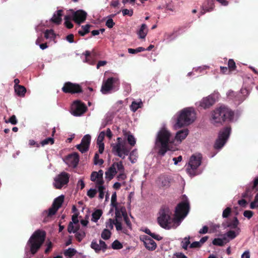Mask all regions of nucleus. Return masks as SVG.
<instances>
[{"label": "nucleus", "mask_w": 258, "mask_h": 258, "mask_svg": "<svg viewBox=\"0 0 258 258\" xmlns=\"http://www.w3.org/2000/svg\"><path fill=\"white\" fill-rule=\"evenodd\" d=\"M189 202L185 196L183 201L177 206L173 218H171L172 212L168 207H163L159 213L157 218L159 225L165 229H174L177 227L189 212Z\"/></svg>", "instance_id": "nucleus-1"}, {"label": "nucleus", "mask_w": 258, "mask_h": 258, "mask_svg": "<svg viewBox=\"0 0 258 258\" xmlns=\"http://www.w3.org/2000/svg\"><path fill=\"white\" fill-rule=\"evenodd\" d=\"M197 119V112L192 107H185L172 117L170 122L174 130H178L193 123Z\"/></svg>", "instance_id": "nucleus-2"}, {"label": "nucleus", "mask_w": 258, "mask_h": 258, "mask_svg": "<svg viewBox=\"0 0 258 258\" xmlns=\"http://www.w3.org/2000/svg\"><path fill=\"white\" fill-rule=\"evenodd\" d=\"M173 145V134L165 125H163L156 134L154 150L159 155L164 156Z\"/></svg>", "instance_id": "nucleus-3"}, {"label": "nucleus", "mask_w": 258, "mask_h": 258, "mask_svg": "<svg viewBox=\"0 0 258 258\" xmlns=\"http://www.w3.org/2000/svg\"><path fill=\"white\" fill-rule=\"evenodd\" d=\"M211 122L213 124L221 123L225 121L234 120V112L224 105L216 107L211 112Z\"/></svg>", "instance_id": "nucleus-4"}, {"label": "nucleus", "mask_w": 258, "mask_h": 258, "mask_svg": "<svg viewBox=\"0 0 258 258\" xmlns=\"http://www.w3.org/2000/svg\"><path fill=\"white\" fill-rule=\"evenodd\" d=\"M87 15V13L82 10L77 11L69 10L68 11L67 14L64 16V25L66 27L71 29L73 27V24L71 21V19H73L76 23L80 24L85 21Z\"/></svg>", "instance_id": "nucleus-5"}, {"label": "nucleus", "mask_w": 258, "mask_h": 258, "mask_svg": "<svg viewBox=\"0 0 258 258\" xmlns=\"http://www.w3.org/2000/svg\"><path fill=\"white\" fill-rule=\"evenodd\" d=\"M44 232L36 231L29 238L26 247L29 248L31 253L34 254L40 248L45 239Z\"/></svg>", "instance_id": "nucleus-6"}, {"label": "nucleus", "mask_w": 258, "mask_h": 258, "mask_svg": "<svg viewBox=\"0 0 258 258\" xmlns=\"http://www.w3.org/2000/svg\"><path fill=\"white\" fill-rule=\"evenodd\" d=\"M202 163L201 154L192 155L189 160L186 170L189 176L192 177L200 174L202 170L200 168Z\"/></svg>", "instance_id": "nucleus-7"}, {"label": "nucleus", "mask_w": 258, "mask_h": 258, "mask_svg": "<svg viewBox=\"0 0 258 258\" xmlns=\"http://www.w3.org/2000/svg\"><path fill=\"white\" fill-rule=\"evenodd\" d=\"M117 142L112 145V152L122 159H124L130 153L131 148L126 144L125 141H123L121 138H117Z\"/></svg>", "instance_id": "nucleus-8"}, {"label": "nucleus", "mask_w": 258, "mask_h": 258, "mask_svg": "<svg viewBox=\"0 0 258 258\" xmlns=\"http://www.w3.org/2000/svg\"><path fill=\"white\" fill-rule=\"evenodd\" d=\"M220 95L218 92H214L211 95L204 97L201 101L197 103V105L203 109H207L213 106L219 98Z\"/></svg>", "instance_id": "nucleus-9"}, {"label": "nucleus", "mask_w": 258, "mask_h": 258, "mask_svg": "<svg viewBox=\"0 0 258 258\" xmlns=\"http://www.w3.org/2000/svg\"><path fill=\"white\" fill-rule=\"evenodd\" d=\"M231 132V128L226 127L222 130L219 133L218 138L216 140L214 148L216 149H221L227 142Z\"/></svg>", "instance_id": "nucleus-10"}, {"label": "nucleus", "mask_w": 258, "mask_h": 258, "mask_svg": "<svg viewBox=\"0 0 258 258\" xmlns=\"http://www.w3.org/2000/svg\"><path fill=\"white\" fill-rule=\"evenodd\" d=\"M118 79L117 78L110 77L104 80L101 91L104 94L110 93L112 90H115L116 84L118 85Z\"/></svg>", "instance_id": "nucleus-11"}, {"label": "nucleus", "mask_w": 258, "mask_h": 258, "mask_svg": "<svg viewBox=\"0 0 258 258\" xmlns=\"http://www.w3.org/2000/svg\"><path fill=\"white\" fill-rule=\"evenodd\" d=\"M69 178L70 175L68 173L62 172L54 178L53 185L55 188L60 189L68 183Z\"/></svg>", "instance_id": "nucleus-12"}, {"label": "nucleus", "mask_w": 258, "mask_h": 258, "mask_svg": "<svg viewBox=\"0 0 258 258\" xmlns=\"http://www.w3.org/2000/svg\"><path fill=\"white\" fill-rule=\"evenodd\" d=\"M189 131L187 128H183L177 131L175 136L173 135V145L178 146L187 137Z\"/></svg>", "instance_id": "nucleus-13"}, {"label": "nucleus", "mask_w": 258, "mask_h": 258, "mask_svg": "<svg viewBox=\"0 0 258 258\" xmlns=\"http://www.w3.org/2000/svg\"><path fill=\"white\" fill-rule=\"evenodd\" d=\"M86 110L85 105L79 101L74 102L71 107V113L74 116H81Z\"/></svg>", "instance_id": "nucleus-14"}, {"label": "nucleus", "mask_w": 258, "mask_h": 258, "mask_svg": "<svg viewBox=\"0 0 258 258\" xmlns=\"http://www.w3.org/2000/svg\"><path fill=\"white\" fill-rule=\"evenodd\" d=\"M62 90L65 93H76L81 92V88L78 84L71 82L66 83Z\"/></svg>", "instance_id": "nucleus-15"}, {"label": "nucleus", "mask_w": 258, "mask_h": 258, "mask_svg": "<svg viewBox=\"0 0 258 258\" xmlns=\"http://www.w3.org/2000/svg\"><path fill=\"white\" fill-rule=\"evenodd\" d=\"M91 142V136L87 134L82 138L81 143L77 146V148L82 153L86 152L89 147Z\"/></svg>", "instance_id": "nucleus-16"}, {"label": "nucleus", "mask_w": 258, "mask_h": 258, "mask_svg": "<svg viewBox=\"0 0 258 258\" xmlns=\"http://www.w3.org/2000/svg\"><path fill=\"white\" fill-rule=\"evenodd\" d=\"M80 228V224L78 216L73 215L72 217V221H71L68 227V231L70 233H75Z\"/></svg>", "instance_id": "nucleus-17"}, {"label": "nucleus", "mask_w": 258, "mask_h": 258, "mask_svg": "<svg viewBox=\"0 0 258 258\" xmlns=\"http://www.w3.org/2000/svg\"><path fill=\"white\" fill-rule=\"evenodd\" d=\"M79 161V157L78 154L76 153L68 155L64 159V161L69 167L73 168L77 166Z\"/></svg>", "instance_id": "nucleus-18"}, {"label": "nucleus", "mask_w": 258, "mask_h": 258, "mask_svg": "<svg viewBox=\"0 0 258 258\" xmlns=\"http://www.w3.org/2000/svg\"><path fill=\"white\" fill-rule=\"evenodd\" d=\"M140 239L144 242L145 246L149 250H154L157 247V245L155 242L147 236H141L140 237Z\"/></svg>", "instance_id": "nucleus-19"}, {"label": "nucleus", "mask_w": 258, "mask_h": 258, "mask_svg": "<svg viewBox=\"0 0 258 258\" xmlns=\"http://www.w3.org/2000/svg\"><path fill=\"white\" fill-rule=\"evenodd\" d=\"M239 223V222L237 218L234 217L232 219L226 221L222 225L224 228H228L230 229H237V228H239L238 227Z\"/></svg>", "instance_id": "nucleus-20"}, {"label": "nucleus", "mask_w": 258, "mask_h": 258, "mask_svg": "<svg viewBox=\"0 0 258 258\" xmlns=\"http://www.w3.org/2000/svg\"><path fill=\"white\" fill-rule=\"evenodd\" d=\"M97 189V192H99L98 198L100 200H102L105 197L106 201L109 198L107 186L105 184L95 187Z\"/></svg>", "instance_id": "nucleus-21"}, {"label": "nucleus", "mask_w": 258, "mask_h": 258, "mask_svg": "<svg viewBox=\"0 0 258 258\" xmlns=\"http://www.w3.org/2000/svg\"><path fill=\"white\" fill-rule=\"evenodd\" d=\"M240 232V228H237V229H230L224 234V236L226 239V241L228 242L236 237L239 234Z\"/></svg>", "instance_id": "nucleus-22"}, {"label": "nucleus", "mask_w": 258, "mask_h": 258, "mask_svg": "<svg viewBox=\"0 0 258 258\" xmlns=\"http://www.w3.org/2000/svg\"><path fill=\"white\" fill-rule=\"evenodd\" d=\"M113 207L115 208V218H122V217L126 215L125 208L120 204H115Z\"/></svg>", "instance_id": "nucleus-23"}, {"label": "nucleus", "mask_w": 258, "mask_h": 258, "mask_svg": "<svg viewBox=\"0 0 258 258\" xmlns=\"http://www.w3.org/2000/svg\"><path fill=\"white\" fill-rule=\"evenodd\" d=\"M148 32V28L146 24H142L137 31V34L139 39H144Z\"/></svg>", "instance_id": "nucleus-24"}, {"label": "nucleus", "mask_w": 258, "mask_h": 258, "mask_svg": "<svg viewBox=\"0 0 258 258\" xmlns=\"http://www.w3.org/2000/svg\"><path fill=\"white\" fill-rule=\"evenodd\" d=\"M157 185L160 187H167L169 185V179L165 175H160L156 180Z\"/></svg>", "instance_id": "nucleus-25"}, {"label": "nucleus", "mask_w": 258, "mask_h": 258, "mask_svg": "<svg viewBox=\"0 0 258 258\" xmlns=\"http://www.w3.org/2000/svg\"><path fill=\"white\" fill-rule=\"evenodd\" d=\"M105 133L104 131L100 133L97 140V144L99 148V152L102 154L103 152L104 149V144L103 142Z\"/></svg>", "instance_id": "nucleus-26"}, {"label": "nucleus", "mask_w": 258, "mask_h": 258, "mask_svg": "<svg viewBox=\"0 0 258 258\" xmlns=\"http://www.w3.org/2000/svg\"><path fill=\"white\" fill-rule=\"evenodd\" d=\"M90 179L92 181L94 182L95 185V187L104 185V180L103 177H100L98 176L97 174L92 172L90 176Z\"/></svg>", "instance_id": "nucleus-27"}, {"label": "nucleus", "mask_w": 258, "mask_h": 258, "mask_svg": "<svg viewBox=\"0 0 258 258\" xmlns=\"http://www.w3.org/2000/svg\"><path fill=\"white\" fill-rule=\"evenodd\" d=\"M117 173V170L112 165L105 172V178L108 180H111Z\"/></svg>", "instance_id": "nucleus-28"}, {"label": "nucleus", "mask_w": 258, "mask_h": 258, "mask_svg": "<svg viewBox=\"0 0 258 258\" xmlns=\"http://www.w3.org/2000/svg\"><path fill=\"white\" fill-rule=\"evenodd\" d=\"M62 13V11L61 10L55 12L53 14V16L51 19V21L56 24H59L61 22Z\"/></svg>", "instance_id": "nucleus-29"}, {"label": "nucleus", "mask_w": 258, "mask_h": 258, "mask_svg": "<svg viewBox=\"0 0 258 258\" xmlns=\"http://www.w3.org/2000/svg\"><path fill=\"white\" fill-rule=\"evenodd\" d=\"M14 89L17 95L20 97H24L26 92V89L23 86L15 85Z\"/></svg>", "instance_id": "nucleus-30"}, {"label": "nucleus", "mask_w": 258, "mask_h": 258, "mask_svg": "<svg viewBox=\"0 0 258 258\" xmlns=\"http://www.w3.org/2000/svg\"><path fill=\"white\" fill-rule=\"evenodd\" d=\"M143 102L141 100L138 101H134L130 106L131 110L133 112H136L139 108L142 107Z\"/></svg>", "instance_id": "nucleus-31"}, {"label": "nucleus", "mask_w": 258, "mask_h": 258, "mask_svg": "<svg viewBox=\"0 0 258 258\" xmlns=\"http://www.w3.org/2000/svg\"><path fill=\"white\" fill-rule=\"evenodd\" d=\"M124 135L130 146L131 147L134 146L136 143V140L134 136L132 134L126 132L124 133Z\"/></svg>", "instance_id": "nucleus-32"}, {"label": "nucleus", "mask_w": 258, "mask_h": 258, "mask_svg": "<svg viewBox=\"0 0 258 258\" xmlns=\"http://www.w3.org/2000/svg\"><path fill=\"white\" fill-rule=\"evenodd\" d=\"M102 215L101 210H96L92 214L91 220L94 222H97Z\"/></svg>", "instance_id": "nucleus-33"}, {"label": "nucleus", "mask_w": 258, "mask_h": 258, "mask_svg": "<svg viewBox=\"0 0 258 258\" xmlns=\"http://www.w3.org/2000/svg\"><path fill=\"white\" fill-rule=\"evenodd\" d=\"M226 238L223 236V238H215L213 240V244L215 245H218V246H223L225 244L227 243L228 242L226 241Z\"/></svg>", "instance_id": "nucleus-34"}, {"label": "nucleus", "mask_w": 258, "mask_h": 258, "mask_svg": "<svg viewBox=\"0 0 258 258\" xmlns=\"http://www.w3.org/2000/svg\"><path fill=\"white\" fill-rule=\"evenodd\" d=\"M138 154L137 149L133 150L130 154L129 160L132 163H135L138 159Z\"/></svg>", "instance_id": "nucleus-35"}, {"label": "nucleus", "mask_w": 258, "mask_h": 258, "mask_svg": "<svg viewBox=\"0 0 258 258\" xmlns=\"http://www.w3.org/2000/svg\"><path fill=\"white\" fill-rule=\"evenodd\" d=\"M44 37L47 39L53 40L55 37V34L53 30H47L44 33Z\"/></svg>", "instance_id": "nucleus-36"}, {"label": "nucleus", "mask_w": 258, "mask_h": 258, "mask_svg": "<svg viewBox=\"0 0 258 258\" xmlns=\"http://www.w3.org/2000/svg\"><path fill=\"white\" fill-rule=\"evenodd\" d=\"M63 199L64 197L63 196H59L54 200L52 205L59 209L63 202Z\"/></svg>", "instance_id": "nucleus-37"}, {"label": "nucleus", "mask_w": 258, "mask_h": 258, "mask_svg": "<svg viewBox=\"0 0 258 258\" xmlns=\"http://www.w3.org/2000/svg\"><path fill=\"white\" fill-rule=\"evenodd\" d=\"M115 169H116L117 172H124V168L122 164V161L115 162L112 164Z\"/></svg>", "instance_id": "nucleus-38"}, {"label": "nucleus", "mask_w": 258, "mask_h": 258, "mask_svg": "<svg viewBox=\"0 0 258 258\" xmlns=\"http://www.w3.org/2000/svg\"><path fill=\"white\" fill-rule=\"evenodd\" d=\"M189 239L190 237L188 236L184 237L181 240V245L184 250H186L188 248V246L190 245Z\"/></svg>", "instance_id": "nucleus-39"}, {"label": "nucleus", "mask_w": 258, "mask_h": 258, "mask_svg": "<svg viewBox=\"0 0 258 258\" xmlns=\"http://www.w3.org/2000/svg\"><path fill=\"white\" fill-rule=\"evenodd\" d=\"M90 25L87 24L82 26V30L78 31L79 34L81 36H84L87 33H89Z\"/></svg>", "instance_id": "nucleus-40"}, {"label": "nucleus", "mask_w": 258, "mask_h": 258, "mask_svg": "<svg viewBox=\"0 0 258 258\" xmlns=\"http://www.w3.org/2000/svg\"><path fill=\"white\" fill-rule=\"evenodd\" d=\"M111 247L113 249L118 250L123 247L122 244L117 240L114 241L111 244Z\"/></svg>", "instance_id": "nucleus-41"}, {"label": "nucleus", "mask_w": 258, "mask_h": 258, "mask_svg": "<svg viewBox=\"0 0 258 258\" xmlns=\"http://www.w3.org/2000/svg\"><path fill=\"white\" fill-rule=\"evenodd\" d=\"M77 253V251L74 248H69L64 251V254L66 256L71 257L75 255Z\"/></svg>", "instance_id": "nucleus-42"}, {"label": "nucleus", "mask_w": 258, "mask_h": 258, "mask_svg": "<svg viewBox=\"0 0 258 258\" xmlns=\"http://www.w3.org/2000/svg\"><path fill=\"white\" fill-rule=\"evenodd\" d=\"M75 234V237L79 241H81L86 235L85 232L83 230L78 231Z\"/></svg>", "instance_id": "nucleus-43"}, {"label": "nucleus", "mask_w": 258, "mask_h": 258, "mask_svg": "<svg viewBox=\"0 0 258 258\" xmlns=\"http://www.w3.org/2000/svg\"><path fill=\"white\" fill-rule=\"evenodd\" d=\"M111 236V232L109 229H105L101 233V237L104 240L108 239Z\"/></svg>", "instance_id": "nucleus-44"}, {"label": "nucleus", "mask_w": 258, "mask_h": 258, "mask_svg": "<svg viewBox=\"0 0 258 258\" xmlns=\"http://www.w3.org/2000/svg\"><path fill=\"white\" fill-rule=\"evenodd\" d=\"M121 218H115V226L117 231H121L122 230V224L121 223Z\"/></svg>", "instance_id": "nucleus-45"}, {"label": "nucleus", "mask_w": 258, "mask_h": 258, "mask_svg": "<svg viewBox=\"0 0 258 258\" xmlns=\"http://www.w3.org/2000/svg\"><path fill=\"white\" fill-rule=\"evenodd\" d=\"M249 94L248 90L246 88H242L240 92V97L241 96V101L244 100Z\"/></svg>", "instance_id": "nucleus-46"}, {"label": "nucleus", "mask_w": 258, "mask_h": 258, "mask_svg": "<svg viewBox=\"0 0 258 258\" xmlns=\"http://www.w3.org/2000/svg\"><path fill=\"white\" fill-rule=\"evenodd\" d=\"M54 143L53 138L49 137L46 138L41 142V144L42 146H44L48 144L52 145Z\"/></svg>", "instance_id": "nucleus-47"}, {"label": "nucleus", "mask_w": 258, "mask_h": 258, "mask_svg": "<svg viewBox=\"0 0 258 258\" xmlns=\"http://www.w3.org/2000/svg\"><path fill=\"white\" fill-rule=\"evenodd\" d=\"M127 50L128 53L131 54H135L140 52L144 51L145 50V49L143 47H139L136 49L128 48Z\"/></svg>", "instance_id": "nucleus-48"}, {"label": "nucleus", "mask_w": 258, "mask_h": 258, "mask_svg": "<svg viewBox=\"0 0 258 258\" xmlns=\"http://www.w3.org/2000/svg\"><path fill=\"white\" fill-rule=\"evenodd\" d=\"M58 209L57 207L52 205V207L49 209L48 211H46L45 213L47 214L48 216H51L55 214Z\"/></svg>", "instance_id": "nucleus-49"}, {"label": "nucleus", "mask_w": 258, "mask_h": 258, "mask_svg": "<svg viewBox=\"0 0 258 258\" xmlns=\"http://www.w3.org/2000/svg\"><path fill=\"white\" fill-rule=\"evenodd\" d=\"M96 194V188H90L87 192V195L91 199L94 198Z\"/></svg>", "instance_id": "nucleus-50"}, {"label": "nucleus", "mask_w": 258, "mask_h": 258, "mask_svg": "<svg viewBox=\"0 0 258 258\" xmlns=\"http://www.w3.org/2000/svg\"><path fill=\"white\" fill-rule=\"evenodd\" d=\"M91 247L92 248L95 250L96 252H98L102 249L99 246V245L96 241H93L91 244Z\"/></svg>", "instance_id": "nucleus-51"}, {"label": "nucleus", "mask_w": 258, "mask_h": 258, "mask_svg": "<svg viewBox=\"0 0 258 258\" xmlns=\"http://www.w3.org/2000/svg\"><path fill=\"white\" fill-rule=\"evenodd\" d=\"M115 221H114V220L111 219H109V220H108L106 222V226L107 229H112L114 225H115Z\"/></svg>", "instance_id": "nucleus-52"}, {"label": "nucleus", "mask_w": 258, "mask_h": 258, "mask_svg": "<svg viewBox=\"0 0 258 258\" xmlns=\"http://www.w3.org/2000/svg\"><path fill=\"white\" fill-rule=\"evenodd\" d=\"M94 162L95 165H101L103 163L104 161L102 159H99L98 154L96 153L94 156Z\"/></svg>", "instance_id": "nucleus-53"}, {"label": "nucleus", "mask_w": 258, "mask_h": 258, "mask_svg": "<svg viewBox=\"0 0 258 258\" xmlns=\"http://www.w3.org/2000/svg\"><path fill=\"white\" fill-rule=\"evenodd\" d=\"M231 213V209L229 207L226 208L222 213V217L224 218H227Z\"/></svg>", "instance_id": "nucleus-54"}, {"label": "nucleus", "mask_w": 258, "mask_h": 258, "mask_svg": "<svg viewBox=\"0 0 258 258\" xmlns=\"http://www.w3.org/2000/svg\"><path fill=\"white\" fill-rule=\"evenodd\" d=\"M253 215V212L250 210H246L243 212V216L248 219H250Z\"/></svg>", "instance_id": "nucleus-55"}, {"label": "nucleus", "mask_w": 258, "mask_h": 258, "mask_svg": "<svg viewBox=\"0 0 258 258\" xmlns=\"http://www.w3.org/2000/svg\"><path fill=\"white\" fill-rule=\"evenodd\" d=\"M228 68L231 70H234L236 68L235 63L232 59H230L228 60Z\"/></svg>", "instance_id": "nucleus-56"}, {"label": "nucleus", "mask_w": 258, "mask_h": 258, "mask_svg": "<svg viewBox=\"0 0 258 258\" xmlns=\"http://www.w3.org/2000/svg\"><path fill=\"white\" fill-rule=\"evenodd\" d=\"M122 217L123 218V219H124V221L125 223V224H126L127 226L129 228H131L132 227V224H131V222L127 216V215H125L124 216H122Z\"/></svg>", "instance_id": "nucleus-57"}, {"label": "nucleus", "mask_w": 258, "mask_h": 258, "mask_svg": "<svg viewBox=\"0 0 258 258\" xmlns=\"http://www.w3.org/2000/svg\"><path fill=\"white\" fill-rule=\"evenodd\" d=\"M122 13L123 16L128 15L129 16H132L133 15V11L132 9H123L122 11Z\"/></svg>", "instance_id": "nucleus-58"}, {"label": "nucleus", "mask_w": 258, "mask_h": 258, "mask_svg": "<svg viewBox=\"0 0 258 258\" xmlns=\"http://www.w3.org/2000/svg\"><path fill=\"white\" fill-rule=\"evenodd\" d=\"M119 174L117 176V178L119 181H123L126 178V175L124 172H119Z\"/></svg>", "instance_id": "nucleus-59"}, {"label": "nucleus", "mask_w": 258, "mask_h": 258, "mask_svg": "<svg viewBox=\"0 0 258 258\" xmlns=\"http://www.w3.org/2000/svg\"><path fill=\"white\" fill-rule=\"evenodd\" d=\"M106 25L109 28H111L114 25L113 20L111 18L108 19L106 22Z\"/></svg>", "instance_id": "nucleus-60"}, {"label": "nucleus", "mask_w": 258, "mask_h": 258, "mask_svg": "<svg viewBox=\"0 0 258 258\" xmlns=\"http://www.w3.org/2000/svg\"><path fill=\"white\" fill-rule=\"evenodd\" d=\"M201 246L200 242L199 241H195L192 243L190 244L189 247L193 248H198Z\"/></svg>", "instance_id": "nucleus-61"}, {"label": "nucleus", "mask_w": 258, "mask_h": 258, "mask_svg": "<svg viewBox=\"0 0 258 258\" xmlns=\"http://www.w3.org/2000/svg\"><path fill=\"white\" fill-rule=\"evenodd\" d=\"M209 68V67L208 66H204L202 67H199L198 68H194V70L196 72H202V71L207 69Z\"/></svg>", "instance_id": "nucleus-62"}, {"label": "nucleus", "mask_w": 258, "mask_h": 258, "mask_svg": "<svg viewBox=\"0 0 258 258\" xmlns=\"http://www.w3.org/2000/svg\"><path fill=\"white\" fill-rule=\"evenodd\" d=\"M111 205L113 206L115 204H117L116 203V192H114L111 196Z\"/></svg>", "instance_id": "nucleus-63"}, {"label": "nucleus", "mask_w": 258, "mask_h": 258, "mask_svg": "<svg viewBox=\"0 0 258 258\" xmlns=\"http://www.w3.org/2000/svg\"><path fill=\"white\" fill-rule=\"evenodd\" d=\"M241 258H250V252L248 250H245L241 256Z\"/></svg>", "instance_id": "nucleus-64"}]
</instances>
